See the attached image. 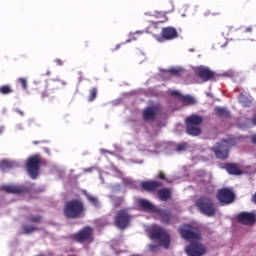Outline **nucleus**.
Returning <instances> with one entry per match:
<instances>
[{"instance_id": "obj_1", "label": "nucleus", "mask_w": 256, "mask_h": 256, "mask_svg": "<svg viewBox=\"0 0 256 256\" xmlns=\"http://www.w3.org/2000/svg\"><path fill=\"white\" fill-rule=\"evenodd\" d=\"M85 203L79 199L67 201L63 207V215L66 219H81L85 217Z\"/></svg>"}, {"instance_id": "obj_2", "label": "nucleus", "mask_w": 256, "mask_h": 256, "mask_svg": "<svg viewBox=\"0 0 256 256\" xmlns=\"http://www.w3.org/2000/svg\"><path fill=\"white\" fill-rule=\"evenodd\" d=\"M235 145H237L235 138L222 139L212 147V151L217 159L224 161V159L229 158V151H231V147H235Z\"/></svg>"}, {"instance_id": "obj_3", "label": "nucleus", "mask_w": 256, "mask_h": 256, "mask_svg": "<svg viewBox=\"0 0 256 256\" xmlns=\"http://www.w3.org/2000/svg\"><path fill=\"white\" fill-rule=\"evenodd\" d=\"M195 207L206 217H215L217 215V206L209 196H200L195 202Z\"/></svg>"}, {"instance_id": "obj_4", "label": "nucleus", "mask_w": 256, "mask_h": 256, "mask_svg": "<svg viewBox=\"0 0 256 256\" xmlns=\"http://www.w3.org/2000/svg\"><path fill=\"white\" fill-rule=\"evenodd\" d=\"M203 117L197 114H192L185 119L186 133L192 137H199L201 135V125Z\"/></svg>"}, {"instance_id": "obj_5", "label": "nucleus", "mask_w": 256, "mask_h": 256, "mask_svg": "<svg viewBox=\"0 0 256 256\" xmlns=\"http://www.w3.org/2000/svg\"><path fill=\"white\" fill-rule=\"evenodd\" d=\"M178 231L184 241H190V243L194 241H201V231H199V228L195 226L184 224L180 226Z\"/></svg>"}, {"instance_id": "obj_6", "label": "nucleus", "mask_w": 256, "mask_h": 256, "mask_svg": "<svg viewBox=\"0 0 256 256\" xmlns=\"http://www.w3.org/2000/svg\"><path fill=\"white\" fill-rule=\"evenodd\" d=\"M94 233L95 231L93 230V227L85 226L77 233L72 234L70 236V239H73V241H76V243H93V241L95 240L93 236Z\"/></svg>"}, {"instance_id": "obj_7", "label": "nucleus", "mask_w": 256, "mask_h": 256, "mask_svg": "<svg viewBox=\"0 0 256 256\" xmlns=\"http://www.w3.org/2000/svg\"><path fill=\"white\" fill-rule=\"evenodd\" d=\"M41 165V155L36 154L29 157L26 161V169L31 179L39 177V169Z\"/></svg>"}, {"instance_id": "obj_8", "label": "nucleus", "mask_w": 256, "mask_h": 256, "mask_svg": "<svg viewBox=\"0 0 256 256\" xmlns=\"http://www.w3.org/2000/svg\"><path fill=\"white\" fill-rule=\"evenodd\" d=\"M114 224L118 229H127L131 225V214H129L127 209H121L116 212Z\"/></svg>"}, {"instance_id": "obj_9", "label": "nucleus", "mask_w": 256, "mask_h": 256, "mask_svg": "<svg viewBox=\"0 0 256 256\" xmlns=\"http://www.w3.org/2000/svg\"><path fill=\"white\" fill-rule=\"evenodd\" d=\"M151 239H157L163 245L164 249H168L171 245V237L169 233L161 227L153 228L150 232Z\"/></svg>"}, {"instance_id": "obj_10", "label": "nucleus", "mask_w": 256, "mask_h": 256, "mask_svg": "<svg viewBox=\"0 0 256 256\" xmlns=\"http://www.w3.org/2000/svg\"><path fill=\"white\" fill-rule=\"evenodd\" d=\"M184 251L188 256H204L207 255V246L199 241H194L190 242Z\"/></svg>"}, {"instance_id": "obj_11", "label": "nucleus", "mask_w": 256, "mask_h": 256, "mask_svg": "<svg viewBox=\"0 0 256 256\" xmlns=\"http://www.w3.org/2000/svg\"><path fill=\"white\" fill-rule=\"evenodd\" d=\"M218 201L224 205H231L235 201V192L230 188H221L216 195Z\"/></svg>"}, {"instance_id": "obj_12", "label": "nucleus", "mask_w": 256, "mask_h": 256, "mask_svg": "<svg viewBox=\"0 0 256 256\" xmlns=\"http://www.w3.org/2000/svg\"><path fill=\"white\" fill-rule=\"evenodd\" d=\"M179 37V33L177 32V29L172 26H167L162 28L161 31V37L157 38V41L160 43L164 41H173V39H177Z\"/></svg>"}, {"instance_id": "obj_13", "label": "nucleus", "mask_w": 256, "mask_h": 256, "mask_svg": "<svg viewBox=\"0 0 256 256\" xmlns=\"http://www.w3.org/2000/svg\"><path fill=\"white\" fill-rule=\"evenodd\" d=\"M237 221L241 225H255L256 216L252 212H240L237 215Z\"/></svg>"}, {"instance_id": "obj_14", "label": "nucleus", "mask_w": 256, "mask_h": 256, "mask_svg": "<svg viewBox=\"0 0 256 256\" xmlns=\"http://www.w3.org/2000/svg\"><path fill=\"white\" fill-rule=\"evenodd\" d=\"M159 112V107L157 106H150L143 110V120L146 123H153L157 118V113Z\"/></svg>"}, {"instance_id": "obj_15", "label": "nucleus", "mask_w": 256, "mask_h": 256, "mask_svg": "<svg viewBox=\"0 0 256 256\" xmlns=\"http://www.w3.org/2000/svg\"><path fill=\"white\" fill-rule=\"evenodd\" d=\"M196 75H198L202 81L207 82L215 77V72L211 71L209 68L200 66L196 69Z\"/></svg>"}, {"instance_id": "obj_16", "label": "nucleus", "mask_w": 256, "mask_h": 256, "mask_svg": "<svg viewBox=\"0 0 256 256\" xmlns=\"http://www.w3.org/2000/svg\"><path fill=\"white\" fill-rule=\"evenodd\" d=\"M141 189L143 191H148V193H153L159 189V187H163L162 182L150 180V181H144L140 184Z\"/></svg>"}, {"instance_id": "obj_17", "label": "nucleus", "mask_w": 256, "mask_h": 256, "mask_svg": "<svg viewBox=\"0 0 256 256\" xmlns=\"http://www.w3.org/2000/svg\"><path fill=\"white\" fill-rule=\"evenodd\" d=\"M3 191H5L6 193H11L12 195H22V193H25V187L15 186V185H6V186H3Z\"/></svg>"}, {"instance_id": "obj_18", "label": "nucleus", "mask_w": 256, "mask_h": 256, "mask_svg": "<svg viewBox=\"0 0 256 256\" xmlns=\"http://www.w3.org/2000/svg\"><path fill=\"white\" fill-rule=\"evenodd\" d=\"M224 168L226 169L227 173H229V175L243 174V171L241 170V168H239V166H237V164L235 163H226Z\"/></svg>"}, {"instance_id": "obj_19", "label": "nucleus", "mask_w": 256, "mask_h": 256, "mask_svg": "<svg viewBox=\"0 0 256 256\" xmlns=\"http://www.w3.org/2000/svg\"><path fill=\"white\" fill-rule=\"evenodd\" d=\"M138 205L139 207H141V209H143V211H151L152 213L157 211V208L155 207V205H153L151 202L145 199H140L138 201Z\"/></svg>"}, {"instance_id": "obj_20", "label": "nucleus", "mask_w": 256, "mask_h": 256, "mask_svg": "<svg viewBox=\"0 0 256 256\" xmlns=\"http://www.w3.org/2000/svg\"><path fill=\"white\" fill-rule=\"evenodd\" d=\"M15 167H18L17 162L10 160L0 161V171H11V169H15Z\"/></svg>"}, {"instance_id": "obj_21", "label": "nucleus", "mask_w": 256, "mask_h": 256, "mask_svg": "<svg viewBox=\"0 0 256 256\" xmlns=\"http://www.w3.org/2000/svg\"><path fill=\"white\" fill-rule=\"evenodd\" d=\"M157 215H159L161 222L165 223L166 225H169L171 222V211L166 210H156Z\"/></svg>"}, {"instance_id": "obj_22", "label": "nucleus", "mask_w": 256, "mask_h": 256, "mask_svg": "<svg viewBox=\"0 0 256 256\" xmlns=\"http://www.w3.org/2000/svg\"><path fill=\"white\" fill-rule=\"evenodd\" d=\"M214 112L217 117H220L222 119H229V117H231V113L229 112V110H227V108L217 106L214 108Z\"/></svg>"}, {"instance_id": "obj_23", "label": "nucleus", "mask_w": 256, "mask_h": 256, "mask_svg": "<svg viewBox=\"0 0 256 256\" xmlns=\"http://www.w3.org/2000/svg\"><path fill=\"white\" fill-rule=\"evenodd\" d=\"M157 195L160 201H169V199L171 198V189L162 188L157 191Z\"/></svg>"}, {"instance_id": "obj_24", "label": "nucleus", "mask_w": 256, "mask_h": 256, "mask_svg": "<svg viewBox=\"0 0 256 256\" xmlns=\"http://www.w3.org/2000/svg\"><path fill=\"white\" fill-rule=\"evenodd\" d=\"M37 231H39V228L35 225H29V224L22 225V233L24 235H31V233H35Z\"/></svg>"}, {"instance_id": "obj_25", "label": "nucleus", "mask_w": 256, "mask_h": 256, "mask_svg": "<svg viewBox=\"0 0 256 256\" xmlns=\"http://www.w3.org/2000/svg\"><path fill=\"white\" fill-rule=\"evenodd\" d=\"M83 195L86 196L89 203H91L94 207L99 208V199L91 194H89L86 190L83 191Z\"/></svg>"}, {"instance_id": "obj_26", "label": "nucleus", "mask_w": 256, "mask_h": 256, "mask_svg": "<svg viewBox=\"0 0 256 256\" xmlns=\"http://www.w3.org/2000/svg\"><path fill=\"white\" fill-rule=\"evenodd\" d=\"M180 101L183 103V105H195V103H197L193 96L190 95L180 96Z\"/></svg>"}, {"instance_id": "obj_27", "label": "nucleus", "mask_w": 256, "mask_h": 256, "mask_svg": "<svg viewBox=\"0 0 256 256\" xmlns=\"http://www.w3.org/2000/svg\"><path fill=\"white\" fill-rule=\"evenodd\" d=\"M13 93V87L11 85H1L0 86V95H11Z\"/></svg>"}, {"instance_id": "obj_28", "label": "nucleus", "mask_w": 256, "mask_h": 256, "mask_svg": "<svg viewBox=\"0 0 256 256\" xmlns=\"http://www.w3.org/2000/svg\"><path fill=\"white\" fill-rule=\"evenodd\" d=\"M26 220L29 223H41V221H43V216L30 214L26 217Z\"/></svg>"}, {"instance_id": "obj_29", "label": "nucleus", "mask_w": 256, "mask_h": 256, "mask_svg": "<svg viewBox=\"0 0 256 256\" xmlns=\"http://www.w3.org/2000/svg\"><path fill=\"white\" fill-rule=\"evenodd\" d=\"M97 91H98V90H97L96 87L90 89V91H89V96H88V101H89V103H92V101H93L94 99H97Z\"/></svg>"}, {"instance_id": "obj_30", "label": "nucleus", "mask_w": 256, "mask_h": 256, "mask_svg": "<svg viewBox=\"0 0 256 256\" xmlns=\"http://www.w3.org/2000/svg\"><path fill=\"white\" fill-rule=\"evenodd\" d=\"M188 148L189 144H187V142H182L176 146V151L181 153L182 151H187Z\"/></svg>"}, {"instance_id": "obj_31", "label": "nucleus", "mask_w": 256, "mask_h": 256, "mask_svg": "<svg viewBox=\"0 0 256 256\" xmlns=\"http://www.w3.org/2000/svg\"><path fill=\"white\" fill-rule=\"evenodd\" d=\"M18 83H20L22 89H27V79L25 78H18Z\"/></svg>"}, {"instance_id": "obj_32", "label": "nucleus", "mask_w": 256, "mask_h": 256, "mask_svg": "<svg viewBox=\"0 0 256 256\" xmlns=\"http://www.w3.org/2000/svg\"><path fill=\"white\" fill-rule=\"evenodd\" d=\"M149 251H151L152 253H157L159 251V245L157 244L149 245Z\"/></svg>"}, {"instance_id": "obj_33", "label": "nucleus", "mask_w": 256, "mask_h": 256, "mask_svg": "<svg viewBox=\"0 0 256 256\" xmlns=\"http://www.w3.org/2000/svg\"><path fill=\"white\" fill-rule=\"evenodd\" d=\"M52 91L51 88L47 87L43 92H42V97L45 99V97H49L51 95Z\"/></svg>"}, {"instance_id": "obj_34", "label": "nucleus", "mask_w": 256, "mask_h": 256, "mask_svg": "<svg viewBox=\"0 0 256 256\" xmlns=\"http://www.w3.org/2000/svg\"><path fill=\"white\" fill-rule=\"evenodd\" d=\"M158 179H161V181L169 182V179H167V176H165V172L163 171H160L158 173Z\"/></svg>"}, {"instance_id": "obj_35", "label": "nucleus", "mask_w": 256, "mask_h": 256, "mask_svg": "<svg viewBox=\"0 0 256 256\" xmlns=\"http://www.w3.org/2000/svg\"><path fill=\"white\" fill-rule=\"evenodd\" d=\"M171 95H173L174 97H179V99H181V96L183 95V94H181L179 91H177V90H173L172 92H171Z\"/></svg>"}, {"instance_id": "obj_36", "label": "nucleus", "mask_w": 256, "mask_h": 256, "mask_svg": "<svg viewBox=\"0 0 256 256\" xmlns=\"http://www.w3.org/2000/svg\"><path fill=\"white\" fill-rule=\"evenodd\" d=\"M168 73H171V75H179V70L172 68V69L168 70Z\"/></svg>"}, {"instance_id": "obj_37", "label": "nucleus", "mask_w": 256, "mask_h": 256, "mask_svg": "<svg viewBox=\"0 0 256 256\" xmlns=\"http://www.w3.org/2000/svg\"><path fill=\"white\" fill-rule=\"evenodd\" d=\"M123 203V199L118 198L115 203V207H121V204Z\"/></svg>"}, {"instance_id": "obj_38", "label": "nucleus", "mask_w": 256, "mask_h": 256, "mask_svg": "<svg viewBox=\"0 0 256 256\" xmlns=\"http://www.w3.org/2000/svg\"><path fill=\"white\" fill-rule=\"evenodd\" d=\"M244 33H253V27L248 26L244 29Z\"/></svg>"}, {"instance_id": "obj_39", "label": "nucleus", "mask_w": 256, "mask_h": 256, "mask_svg": "<svg viewBox=\"0 0 256 256\" xmlns=\"http://www.w3.org/2000/svg\"><path fill=\"white\" fill-rule=\"evenodd\" d=\"M54 61H55L56 65H58L59 67L63 66V60L58 58V59H56Z\"/></svg>"}, {"instance_id": "obj_40", "label": "nucleus", "mask_w": 256, "mask_h": 256, "mask_svg": "<svg viewBox=\"0 0 256 256\" xmlns=\"http://www.w3.org/2000/svg\"><path fill=\"white\" fill-rule=\"evenodd\" d=\"M16 113L21 115V117H23V115H25V112H23V110H20V109H16Z\"/></svg>"}, {"instance_id": "obj_41", "label": "nucleus", "mask_w": 256, "mask_h": 256, "mask_svg": "<svg viewBox=\"0 0 256 256\" xmlns=\"http://www.w3.org/2000/svg\"><path fill=\"white\" fill-rule=\"evenodd\" d=\"M251 201L256 204V193L252 195Z\"/></svg>"}, {"instance_id": "obj_42", "label": "nucleus", "mask_w": 256, "mask_h": 256, "mask_svg": "<svg viewBox=\"0 0 256 256\" xmlns=\"http://www.w3.org/2000/svg\"><path fill=\"white\" fill-rule=\"evenodd\" d=\"M83 47H85V49L89 48V42L88 41H85L83 43Z\"/></svg>"}, {"instance_id": "obj_43", "label": "nucleus", "mask_w": 256, "mask_h": 256, "mask_svg": "<svg viewBox=\"0 0 256 256\" xmlns=\"http://www.w3.org/2000/svg\"><path fill=\"white\" fill-rule=\"evenodd\" d=\"M40 143H43V141H33V145H39Z\"/></svg>"}, {"instance_id": "obj_44", "label": "nucleus", "mask_w": 256, "mask_h": 256, "mask_svg": "<svg viewBox=\"0 0 256 256\" xmlns=\"http://www.w3.org/2000/svg\"><path fill=\"white\" fill-rule=\"evenodd\" d=\"M252 142L256 144V135L252 136Z\"/></svg>"}, {"instance_id": "obj_45", "label": "nucleus", "mask_w": 256, "mask_h": 256, "mask_svg": "<svg viewBox=\"0 0 256 256\" xmlns=\"http://www.w3.org/2000/svg\"><path fill=\"white\" fill-rule=\"evenodd\" d=\"M46 75H51V72H50V71H47Z\"/></svg>"}, {"instance_id": "obj_46", "label": "nucleus", "mask_w": 256, "mask_h": 256, "mask_svg": "<svg viewBox=\"0 0 256 256\" xmlns=\"http://www.w3.org/2000/svg\"><path fill=\"white\" fill-rule=\"evenodd\" d=\"M119 47H121V45H117L116 49H119Z\"/></svg>"}, {"instance_id": "obj_47", "label": "nucleus", "mask_w": 256, "mask_h": 256, "mask_svg": "<svg viewBox=\"0 0 256 256\" xmlns=\"http://www.w3.org/2000/svg\"><path fill=\"white\" fill-rule=\"evenodd\" d=\"M86 171H91V169H88V170H86Z\"/></svg>"}]
</instances>
